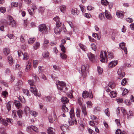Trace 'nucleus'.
I'll use <instances>...</instances> for the list:
<instances>
[{
  "mask_svg": "<svg viewBox=\"0 0 134 134\" xmlns=\"http://www.w3.org/2000/svg\"><path fill=\"white\" fill-rule=\"evenodd\" d=\"M58 90L62 91L65 92L68 90V88L66 86L65 83L63 81H58L56 83Z\"/></svg>",
  "mask_w": 134,
  "mask_h": 134,
  "instance_id": "1",
  "label": "nucleus"
},
{
  "mask_svg": "<svg viewBox=\"0 0 134 134\" xmlns=\"http://www.w3.org/2000/svg\"><path fill=\"white\" fill-rule=\"evenodd\" d=\"M39 30L44 34H46L48 31V29L44 24L40 25L38 27Z\"/></svg>",
  "mask_w": 134,
  "mask_h": 134,
  "instance_id": "2",
  "label": "nucleus"
},
{
  "mask_svg": "<svg viewBox=\"0 0 134 134\" xmlns=\"http://www.w3.org/2000/svg\"><path fill=\"white\" fill-rule=\"evenodd\" d=\"M107 54L106 51L101 52L100 54V60L103 62H105L107 59Z\"/></svg>",
  "mask_w": 134,
  "mask_h": 134,
  "instance_id": "3",
  "label": "nucleus"
},
{
  "mask_svg": "<svg viewBox=\"0 0 134 134\" xmlns=\"http://www.w3.org/2000/svg\"><path fill=\"white\" fill-rule=\"evenodd\" d=\"M88 67L89 65L87 64H85L82 66L81 72L82 75L84 76H85Z\"/></svg>",
  "mask_w": 134,
  "mask_h": 134,
  "instance_id": "4",
  "label": "nucleus"
},
{
  "mask_svg": "<svg viewBox=\"0 0 134 134\" xmlns=\"http://www.w3.org/2000/svg\"><path fill=\"white\" fill-rule=\"evenodd\" d=\"M82 97L84 98L87 97L92 98L93 97L91 91L90 90L89 92L86 91H83L82 93Z\"/></svg>",
  "mask_w": 134,
  "mask_h": 134,
  "instance_id": "5",
  "label": "nucleus"
},
{
  "mask_svg": "<svg viewBox=\"0 0 134 134\" xmlns=\"http://www.w3.org/2000/svg\"><path fill=\"white\" fill-rule=\"evenodd\" d=\"M30 90L31 92L33 93L34 95L36 96H38L39 97H40V95H39V93L37 92V90L35 86H34L30 87Z\"/></svg>",
  "mask_w": 134,
  "mask_h": 134,
  "instance_id": "6",
  "label": "nucleus"
},
{
  "mask_svg": "<svg viewBox=\"0 0 134 134\" xmlns=\"http://www.w3.org/2000/svg\"><path fill=\"white\" fill-rule=\"evenodd\" d=\"M68 122L70 125H72L75 124H76L77 122L74 117L70 118L68 121Z\"/></svg>",
  "mask_w": 134,
  "mask_h": 134,
  "instance_id": "7",
  "label": "nucleus"
},
{
  "mask_svg": "<svg viewBox=\"0 0 134 134\" xmlns=\"http://www.w3.org/2000/svg\"><path fill=\"white\" fill-rule=\"evenodd\" d=\"M117 73L119 75V79H120L124 77L125 75V73L120 69H118Z\"/></svg>",
  "mask_w": 134,
  "mask_h": 134,
  "instance_id": "8",
  "label": "nucleus"
},
{
  "mask_svg": "<svg viewBox=\"0 0 134 134\" xmlns=\"http://www.w3.org/2000/svg\"><path fill=\"white\" fill-rule=\"evenodd\" d=\"M9 19L10 20V22L7 24L9 25L12 26V27H14L16 25V23L15 21L13 20L11 16H9Z\"/></svg>",
  "mask_w": 134,
  "mask_h": 134,
  "instance_id": "9",
  "label": "nucleus"
},
{
  "mask_svg": "<svg viewBox=\"0 0 134 134\" xmlns=\"http://www.w3.org/2000/svg\"><path fill=\"white\" fill-rule=\"evenodd\" d=\"M87 56L90 61L94 62L95 59L94 55L91 52L88 53L87 54Z\"/></svg>",
  "mask_w": 134,
  "mask_h": 134,
  "instance_id": "10",
  "label": "nucleus"
},
{
  "mask_svg": "<svg viewBox=\"0 0 134 134\" xmlns=\"http://www.w3.org/2000/svg\"><path fill=\"white\" fill-rule=\"evenodd\" d=\"M125 44L124 42H122L119 44V46L120 48L122 50H123L125 54H127V49L125 46Z\"/></svg>",
  "mask_w": 134,
  "mask_h": 134,
  "instance_id": "11",
  "label": "nucleus"
},
{
  "mask_svg": "<svg viewBox=\"0 0 134 134\" xmlns=\"http://www.w3.org/2000/svg\"><path fill=\"white\" fill-rule=\"evenodd\" d=\"M124 12L121 11H117L116 15L118 18L122 19L124 17Z\"/></svg>",
  "mask_w": 134,
  "mask_h": 134,
  "instance_id": "12",
  "label": "nucleus"
},
{
  "mask_svg": "<svg viewBox=\"0 0 134 134\" xmlns=\"http://www.w3.org/2000/svg\"><path fill=\"white\" fill-rule=\"evenodd\" d=\"M105 17L107 19L110 20L112 19V16L108 10H105Z\"/></svg>",
  "mask_w": 134,
  "mask_h": 134,
  "instance_id": "13",
  "label": "nucleus"
},
{
  "mask_svg": "<svg viewBox=\"0 0 134 134\" xmlns=\"http://www.w3.org/2000/svg\"><path fill=\"white\" fill-rule=\"evenodd\" d=\"M117 64L115 61L110 62L109 64L108 67L109 68H112L115 66Z\"/></svg>",
  "mask_w": 134,
  "mask_h": 134,
  "instance_id": "14",
  "label": "nucleus"
},
{
  "mask_svg": "<svg viewBox=\"0 0 134 134\" xmlns=\"http://www.w3.org/2000/svg\"><path fill=\"white\" fill-rule=\"evenodd\" d=\"M26 65L25 70L26 71H28L31 69V63L29 62H28L26 63Z\"/></svg>",
  "mask_w": 134,
  "mask_h": 134,
  "instance_id": "15",
  "label": "nucleus"
},
{
  "mask_svg": "<svg viewBox=\"0 0 134 134\" xmlns=\"http://www.w3.org/2000/svg\"><path fill=\"white\" fill-rule=\"evenodd\" d=\"M32 129L33 131L35 132L37 131L38 129L37 128L36 126H31L30 127H27V131L29 132H30V129Z\"/></svg>",
  "mask_w": 134,
  "mask_h": 134,
  "instance_id": "16",
  "label": "nucleus"
},
{
  "mask_svg": "<svg viewBox=\"0 0 134 134\" xmlns=\"http://www.w3.org/2000/svg\"><path fill=\"white\" fill-rule=\"evenodd\" d=\"M54 129L51 127H49L47 130V132L48 134H55L54 132Z\"/></svg>",
  "mask_w": 134,
  "mask_h": 134,
  "instance_id": "17",
  "label": "nucleus"
},
{
  "mask_svg": "<svg viewBox=\"0 0 134 134\" xmlns=\"http://www.w3.org/2000/svg\"><path fill=\"white\" fill-rule=\"evenodd\" d=\"M61 27H56L54 29V32L56 34H59L61 31Z\"/></svg>",
  "mask_w": 134,
  "mask_h": 134,
  "instance_id": "18",
  "label": "nucleus"
},
{
  "mask_svg": "<svg viewBox=\"0 0 134 134\" xmlns=\"http://www.w3.org/2000/svg\"><path fill=\"white\" fill-rule=\"evenodd\" d=\"M81 108L82 109V113L84 114V116H86L87 115V113L85 106L84 105H82L81 107Z\"/></svg>",
  "mask_w": 134,
  "mask_h": 134,
  "instance_id": "19",
  "label": "nucleus"
},
{
  "mask_svg": "<svg viewBox=\"0 0 134 134\" xmlns=\"http://www.w3.org/2000/svg\"><path fill=\"white\" fill-rule=\"evenodd\" d=\"M3 53L4 54L7 56L9 53L10 50V49L8 48H5L3 50Z\"/></svg>",
  "mask_w": 134,
  "mask_h": 134,
  "instance_id": "20",
  "label": "nucleus"
},
{
  "mask_svg": "<svg viewBox=\"0 0 134 134\" xmlns=\"http://www.w3.org/2000/svg\"><path fill=\"white\" fill-rule=\"evenodd\" d=\"M61 100L63 104L65 103H68L69 102V100L68 98L65 97H63L61 99Z\"/></svg>",
  "mask_w": 134,
  "mask_h": 134,
  "instance_id": "21",
  "label": "nucleus"
},
{
  "mask_svg": "<svg viewBox=\"0 0 134 134\" xmlns=\"http://www.w3.org/2000/svg\"><path fill=\"white\" fill-rule=\"evenodd\" d=\"M8 60L9 63L11 65H12L13 63V58L12 56L10 55L8 57Z\"/></svg>",
  "mask_w": 134,
  "mask_h": 134,
  "instance_id": "22",
  "label": "nucleus"
},
{
  "mask_svg": "<svg viewBox=\"0 0 134 134\" xmlns=\"http://www.w3.org/2000/svg\"><path fill=\"white\" fill-rule=\"evenodd\" d=\"M117 93L116 92L112 91L110 93V96L111 98H114L116 96Z\"/></svg>",
  "mask_w": 134,
  "mask_h": 134,
  "instance_id": "23",
  "label": "nucleus"
},
{
  "mask_svg": "<svg viewBox=\"0 0 134 134\" xmlns=\"http://www.w3.org/2000/svg\"><path fill=\"white\" fill-rule=\"evenodd\" d=\"M14 103L16 107L18 108H19L21 106V103L18 100H15Z\"/></svg>",
  "mask_w": 134,
  "mask_h": 134,
  "instance_id": "24",
  "label": "nucleus"
},
{
  "mask_svg": "<svg viewBox=\"0 0 134 134\" xmlns=\"http://www.w3.org/2000/svg\"><path fill=\"white\" fill-rule=\"evenodd\" d=\"M70 118L74 117L75 114L74 112V109L73 108H71L69 112Z\"/></svg>",
  "mask_w": 134,
  "mask_h": 134,
  "instance_id": "25",
  "label": "nucleus"
},
{
  "mask_svg": "<svg viewBox=\"0 0 134 134\" xmlns=\"http://www.w3.org/2000/svg\"><path fill=\"white\" fill-rule=\"evenodd\" d=\"M62 110L64 112L68 111V109L67 107H66L65 104H63L62 105Z\"/></svg>",
  "mask_w": 134,
  "mask_h": 134,
  "instance_id": "26",
  "label": "nucleus"
},
{
  "mask_svg": "<svg viewBox=\"0 0 134 134\" xmlns=\"http://www.w3.org/2000/svg\"><path fill=\"white\" fill-rule=\"evenodd\" d=\"M0 121L1 122L2 124L5 126H7L8 124L7 122V119L6 120L3 119H2L0 117Z\"/></svg>",
  "mask_w": 134,
  "mask_h": 134,
  "instance_id": "27",
  "label": "nucleus"
},
{
  "mask_svg": "<svg viewBox=\"0 0 134 134\" xmlns=\"http://www.w3.org/2000/svg\"><path fill=\"white\" fill-rule=\"evenodd\" d=\"M60 10L61 12L64 13L65 11L66 7L64 5H61L60 7Z\"/></svg>",
  "mask_w": 134,
  "mask_h": 134,
  "instance_id": "28",
  "label": "nucleus"
},
{
  "mask_svg": "<svg viewBox=\"0 0 134 134\" xmlns=\"http://www.w3.org/2000/svg\"><path fill=\"white\" fill-rule=\"evenodd\" d=\"M60 127L61 130L63 132H65L67 130L68 128V126L66 125L65 126L64 125H62Z\"/></svg>",
  "mask_w": 134,
  "mask_h": 134,
  "instance_id": "29",
  "label": "nucleus"
},
{
  "mask_svg": "<svg viewBox=\"0 0 134 134\" xmlns=\"http://www.w3.org/2000/svg\"><path fill=\"white\" fill-rule=\"evenodd\" d=\"M24 57L23 59L24 60H27L29 58V56L28 54L26 53H25L23 54Z\"/></svg>",
  "mask_w": 134,
  "mask_h": 134,
  "instance_id": "30",
  "label": "nucleus"
},
{
  "mask_svg": "<svg viewBox=\"0 0 134 134\" xmlns=\"http://www.w3.org/2000/svg\"><path fill=\"white\" fill-rule=\"evenodd\" d=\"M127 118L128 119L131 118L133 116V115L132 112V111H130L129 112L127 113Z\"/></svg>",
  "mask_w": 134,
  "mask_h": 134,
  "instance_id": "31",
  "label": "nucleus"
},
{
  "mask_svg": "<svg viewBox=\"0 0 134 134\" xmlns=\"http://www.w3.org/2000/svg\"><path fill=\"white\" fill-rule=\"evenodd\" d=\"M108 85L112 89L114 88L115 86V84L112 82H109Z\"/></svg>",
  "mask_w": 134,
  "mask_h": 134,
  "instance_id": "32",
  "label": "nucleus"
},
{
  "mask_svg": "<svg viewBox=\"0 0 134 134\" xmlns=\"http://www.w3.org/2000/svg\"><path fill=\"white\" fill-rule=\"evenodd\" d=\"M71 13L72 14L74 15H78V12L76 9H72Z\"/></svg>",
  "mask_w": 134,
  "mask_h": 134,
  "instance_id": "33",
  "label": "nucleus"
},
{
  "mask_svg": "<svg viewBox=\"0 0 134 134\" xmlns=\"http://www.w3.org/2000/svg\"><path fill=\"white\" fill-rule=\"evenodd\" d=\"M28 82L31 87L34 86L35 84L34 81L33 80H30L28 81Z\"/></svg>",
  "mask_w": 134,
  "mask_h": 134,
  "instance_id": "34",
  "label": "nucleus"
},
{
  "mask_svg": "<svg viewBox=\"0 0 134 134\" xmlns=\"http://www.w3.org/2000/svg\"><path fill=\"white\" fill-rule=\"evenodd\" d=\"M35 38H30L28 41L29 43L30 44H32L35 41Z\"/></svg>",
  "mask_w": 134,
  "mask_h": 134,
  "instance_id": "35",
  "label": "nucleus"
},
{
  "mask_svg": "<svg viewBox=\"0 0 134 134\" xmlns=\"http://www.w3.org/2000/svg\"><path fill=\"white\" fill-rule=\"evenodd\" d=\"M31 110H30L29 108L27 107H25V108L24 111L26 114L29 113Z\"/></svg>",
  "mask_w": 134,
  "mask_h": 134,
  "instance_id": "36",
  "label": "nucleus"
},
{
  "mask_svg": "<svg viewBox=\"0 0 134 134\" xmlns=\"http://www.w3.org/2000/svg\"><path fill=\"white\" fill-rule=\"evenodd\" d=\"M40 43L39 42H36L34 46V48L35 50L37 49L39 47Z\"/></svg>",
  "mask_w": 134,
  "mask_h": 134,
  "instance_id": "37",
  "label": "nucleus"
},
{
  "mask_svg": "<svg viewBox=\"0 0 134 134\" xmlns=\"http://www.w3.org/2000/svg\"><path fill=\"white\" fill-rule=\"evenodd\" d=\"M97 70L99 74L100 75L102 73L103 69L100 67L98 66L97 67Z\"/></svg>",
  "mask_w": 134,
  "mask_h": 134,
  "instance_id": "38",
  "label": "nucleus"
},
{
  "mask_svg": "<svg viewBox=\"0 0 134 134\" xmlns=\"http://www.w3.org/2000/svg\"><path fill=\"white\" fill-rule=\"evenodd\" d=\"M34 9H33L32 8H31L30 9H29L28 10L29 14L31 15H33L34 14Z\"/></svg>",
  "mask_w": 134,
  "mask_h": 134,
  "instance_id": "39",
  "label": "nucleus"
},
{
  "mask_svg": "<svg viewBox=\"0 0 134 134\" xmlns=\"http://www.w3.org/2000/svg\"><path fill=\"white\" fill-rule=\"evenodd\" d=\"M60 47L61 48L62 51L64 53L65 52L66 48L62 44L60 45Z\"/></svg>",
  "mask_w": 134,
  "mask_h": 134,
  "instance_id": "40",
  "label": "nucleus"
},
{
  "mask_svg": "<svg viewBox=\"0 0 134 134\" xmlns=\"http://www.w3.org/2000/svg\"><path fill=\"white\" fill-rule=\"evenodd\" d=\"M29 113L34 116H36L37 114V112L32 110Z\"/></svg>",
  "mask_w": 134,
  "mask_h": 134,
  "instance_id": "41",
  "label": "nucleus"
},
{
  "mask_svg": "<svg viewBox=\"0 0 134 134\" xmlns=\"http://www.w3.org/2000/svg\"><path fill=\"white\" fill-rule=\"evenodd\" d=\"M23 91L25 95L27 96L29 95V91L28 90L25 89H23Z\"/></svg>",
  "mask_w": 134,
  "mask_h": 134,
  "instance_id": "42",
  "label": "nucleus"
},
{
  "mask_svg": "<svg viewBox=\"0 0 134 134\" xmlns=\"http://www.w3.org/2000/svg\"><path fill=\"white\" fill-rule=\"evenodd\" d=\"M101 3L103 5H107L108 4V2L106 0H101Z\"/></svg>",
  "mask_w": 134,
  "mask_h": 134,
  "instance_id": "43",
  "label": "nucleus"
},
{
  "mask_svg": "<svg viewBox=\"0 0 134 134\" xmlns=\"http://www.w3.org/2000/svg\"><path fill=\"white\" fill-rule=\"evenodd\" d=\"M23 111L21 110H18L17 111L18 115L20 118L21 117Z\"/></svg>",
  "mask_w": 134,
  "mask_h": 134,
  "instance_id": "44",
  "label": "nucleus"
},
{
  "mask_svg": "<svg viewBox=\"0 0 134 134\" xmlns=\"http://www.w3.org/2000/svg\"><path fill=\"white\" fill-rule=\"evenodd\" d=\"M99 18L101 20L103 19L104 18V13H100L99 15Z\"/></svg>",
  "mask_w": 134,
  "mask_h": 134,
  "instance_id": "45",
  "label": "nucleus"
},
{
  "mask_svg": "<svg viewBox=\"0 0 134 134\" xmlns=\"http://www.w3.org/2000/svg\"><path fill=\"white\" fill-rule=\"evenodd\" d=\"M127 82V80L126 79H124L121 82V84L123 86H125Z\"/></svg>",
  "mask_w": 134,
  "mask_h": 134,
  "instance_id": "46",
  "label": "nucleus"
},
{
  "mask_svg": "<svg viewBox=\"0 0 134 134\" xmlns=\"http://www.w3.org/2000/svg\"><path fill=\"white\" fill-rule=\"evenodd\" d=\"M114 57L113 53L112 52H109L108 53V58L109 59H111Z\"/></svg>",
  "mask_w": 134,
  "mask_h": 134,
  "instance_id": "47",
  "label": "nucleus"
},
{
  "mask_svg": "<svg viewBox=\"0 0 134 134\" xmlns=\"http://www.w3.org/2000/svg\"><path fill=\"white\" fill-rule=\"evenodd\" d=\"M60 56L61 58L63 59H66L67 58L66 55L64 53H60Z\"/></svg>",
  "mask_w": 134,
  "mask_h": 134,
  "instance_id": "48",
  "label": "nucleus"
},
{
  "mask_svg": "<svg viewBox=\"0 0 134 134\" xmlns=\"http://www.w3.org/2000/svg\"><path fill=\"white\" fill-rule=\"evenodd\" d=\"M91 47L92 49V50H93L94 51H95L96 49V46L94 43H92L91 45Z\"/></svg>",
  "mask_w": 134,
  "mask_h": 134,
  "instance_id": "49",
  "label": "nucleus"
},
{
  "mask_svg": "<svg viewBox=\"0 0 134 134\" xmlns=\"http://www.w3.org/2000/svg\"><path fill=\"white\" fill-rule=\"evenodd\" d=\"M49 55V53L48 52H44L43 54V57L44 58H46L48 57Z\"/></svg>",
  "mask_w": 134,
  "mask_h": 134,
  "instance_id": "50",
  "label": "nucleus"
},
{
  "mask_svg": "<svg viewBox=\"0 0 134 134\" xmlns=\"http://www.w3.org/2000/svg\"><path fill=\"white\" fill-rule=\"evenodd\" d=\"M105 113L107 116L109 117V116L110 113L109 112V109L108 108H107L105 110Z\"/></svg>",
  "mask_w": 134,
  "mask_h": 134,
  "instance_id": "51",
  "label": "nucleus"
},
{
  "mask_svg": "<svg viewBox=\"0 0 134 134\" xmlns=\"http://www.w3.org/2000/svg\"><path fill=\"white\" fill-rule=\"evenodd\" d=\"M38 62V60H36L34 61L33 62V66L34 68H36L37 67Z\"/></svg>",
  "mask_w": 134,
  "mask_h": 134,
  "instance_id": "52",
  "label": "nucleus"
},
{
  "mask_svg": "<svg viewBox=\"0 0 134 134\" xmlns=\"http://www.w3.org/2000/svg\"><path fill=\"white\" fill-rule=\"evenodd\" d=\"M10 103V102H8L7 104V108L8 110H9L11 109V107Z\"/></svg>",
  "mask_w": 134,
  "mask_h": 134,
  "instance_id": "53",
  "label": "nucleus"
},
{
  "mask_svg": "<svg viewBox=\"0 0 134 134\" xmlns=\"http://www.w3.org/2000/svg\"><path fill=\"white\" fill-rule=\"evenodd\" d=\"M84 128V125L82 124H81L79 127V129L81 131H82L83 130Z\"/></svg>",
  "mask_w": 134,
  "mask_h": 134,
  "instance_id": "54",
  "label": "nucleus"
},
{
  "mask_svg": "<svg viewBox=\"0 0 134 134\" xmlns=\"http://www.w3.org/2000/svg\"><path fill=\"white\" fill-rule=\"evenodd\" d=\"M80 48L84 51H86V47L84 46L83 45L81 44H79Z\"/></svg>",
  "mask_w": 134,
  "mask_h": 134,
  "instance_id": "55",
  "label": "nucleus"
},
{
  "mask_svg": "<svg viewBox=\"0 0 134 134\" xmlns=\"http://www.w3.org/2000/svg\"><path fill=\"white\" fill-rule=\"evenodd\" d=\"M23 84V82L21 80H19L16 83V85L19 87H20Z\"/></svg>",
  "mask_w": 134,
  "mask_h": 134,
  "instance_id": "56",
  "label": "nucleus"
},
{
  "mask_svg": "<svg viewBox=\"0 0 134 134\" xmlns=\"http://www.w3.org/2000/svg\"><path fill=\"white\" fill-rule=\"evenodd\" d=\"M80 110L79 109H77L76 114L77 117H79L80 116Z\"/></svg>",
  "mask_w": 134,
  "mask_h": 134,
  "instance_id": "57",
  "label": "nucleus"
},
{
  "mask_svg": "<svg viewBox=\"0 0 134 134\" xmlns=\"http://www.w3.org/2000/svg\"><path fill=\"white\" fill-rule=\"evenodd\" d=\"M0 11L2 13H4L6 11L5 8L4 7H1L0 8Z\"/></svg>",
  "mask_w": 134,
  "mask_h": 134,
  "instance_id": "58",
  "label": "nucleus"
},
{
  "mask_svg": "<svg viewBox=\"0 0 134 134\" xmlns=\"http://www.w3.org/2000/svg\"><path fill=\"white\" fill-rule=\"evenodd\" d=\"M12 7H16L18 6V3H17L13 2L11 3Z\"/></svg>",
  "mask_w": 134,
  "mask_h": 134,
  "instance_id": "59",
  "label": "nucleus"
},
{
  "mask_svg": "<svg viewBox=\"0 0 134 134\" xmlns=\"http://www.w3.org/2000/svg\"><path fill=\"white\" fill-rule=\"evenodd\" d=\"M53 20L55 21L56 22V23L58 22H59V21H60V19L59 17V16H57L55 17H54L53 18Z\"/></svg>",
  "mask_w": 134,
  "mask_h": 134,
  "instance_id": "60",
  "label": "nucleus"
},
{
  "mask_svg": "<svg viewBox=\"0 0 134 134\" xmlns=\"http://www.w3.org/2000/svg\"><path fill=\"white\" fill-rule=\"evenodd\" d=\"M16 111L15 110H14L12 111V116L14 118H15L16 117Z\"/></svg>",
  "mask_w": 134,
  "mask_h": 134,
  "instance_id": "61",
  "label": "nucleus"
},
{
  "mask_svg": "<svg viewBox=\"0 0 134 134\" xmlns=\"http://www.w3.org/2000/svg\"><path fill=\"white\" fill-rule=\"evenodd\" d=\"M6 119L8 123H10L11 124H13V120L12 119L7 118Z\"/></svg>",
  "mask_w": 134,
  "mask_h": 134,
  "instance_id": "62",
  "label": "nucleus"
},
{
  "mask_svg": "<svg viewBox=\"0 0 134 134\" xmlns=\"http://www.w3.org/2000/svg\"><path fill=\"white\" fill-rule=\"evenodd\" d=\"M128 92V90L126 89H125L123 91V92L122 93V96H124Z\"/></svg>",
  "mask_w": 134,
  "mask_h": 134,
  "instance_id": "63",
  "label": "nucleus"
},
{
  "mask_svg": "<svg viewBox=\"0 0 134 134\" xmlns=\"http://www.w3.org/2000/svg\"><path fill=\"white\" fill-rule=\"evenodd\" d=\"M88 131L89 132L90 134H94V132L91 129L89 128H88Z\"/></svg>",
  "mask_w": 134,
  "mask_h": 134,
  "instance_id": "64",
  "label": "nucleus"
}]
</instances>
